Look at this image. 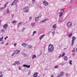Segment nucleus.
<instances>
[{
	"label": "nucleus",
	"mask_w": 77,
	"mask_h": 77,
	"mask_svg": "<svg viewBox=\"0 0 77 77\" xmlns=\"http://www.w3.org/2000/svg\"><path fill=\"white\" fill-rule=\"evenodd\" d=\"M36 33V31H34L33 32L32 36H34V35H35V33Z\"/></svg>",
	"instance_id": "18"
},
{
	"label": "nucleus",
	"mask_w": 77,
	"mask_h": 77,
	"mask_svg": "<svg viewBox=\"0 0 77 77\" xmlns=\"http://www.w3.org/2000/svg\"><path fill=\"white\" fill-rule=\"evenodd\" d=\"M4 9V7H1L0 8V9L1 10H2V9Z\"/></svg>",
	"instance_id": "39"
},
{
	"label": "nucleus",
	"mask_w": 77,
	"mask_h": 77,
	"mask_svg": "<svg viewBox=\"0 0 77 77\" xmlns=\"http://www.w3.org/2000/svg\"><path fill=\"white\" fill-rule=\"evenodd\" d=\"M38 72H35L33 75V77H38Z\"/></svg>",
	"instance_id": "10"
},
{
	"label": "nucleus",
	"mask_w": 77,
	"mask_h": 77,
	"mask_svg": "<svg viewBox=\"0 0 77 77\" xmlns=\"http://www.w3.org/2000/svg\"><path fill=\"white\" fill-rule=\"evenodd\" d=\"M66 76H68V74H66Z\"/></svg>",
	"instance_id": "50"
},
{
	"label": "nucleus",
	"mask_w": 77,
	"mask_h": 77,
	"mask_svg": "<svg viewBox=\"0 0 77 77\" xmlns=\"http://www.w3.org/2000/svg\"><path fill=\"white\" fill-rule=\"evenodd\" d=\"M63 73H64V72H60V73L59 74H61V75H63Z\"/></svg>",
	"instance_id": "23"
},
{
	"label": "nucleus",
	"mask_w": 77,
	"mask_h": 77,
	"mask_svg": "<svg viewBox=\"0 0 77 77\" xmlns=\"http://www.w3.org/2000/svg\"><path fill=\"white\" fill-rule=\"evenodd\" d=\"M45 36V35H43L41 36L40 38V39H42V38Z\"/></svg>",
	"instance_id": "16"
},
{
	"label": "nucleus",
	"mask_w": 77,
	"mask_h": 77,
	"mask_svg": "<svg viewBox=\"0 0 77 77\" xmlns=\"http://www.w3.org/2000/svg\"><path fill=\"white\" fill-rule=\"evenodd\" d=\"M8 2H7L4 5V8H6V6H7V5H8Z\"/></svg>",
	"instance_id": "15"
},
{
	"label": "nucleus",
	"mask_w": 77,
	"mask_h": 77,
	"mask_svg": "<svg viewBox=\"0 0 77 77\" xmlns=\"http://www.w3.org/2000/svg\"><path fill=\"white\" fill-rule=\"evenodd\" d=\"M0 77H2V75H1V76H0Z\"/></svg>",
	"instance_id": "57"
},
{
	"label": "nucleus",
	"mask_w": 77,
	"mask_h": 77,
	"mask_svg": "<svg viewBox=\"0 0 77 77\" xmlns=\"http://www.w3.org/2000/svg\"><path fill=\"white\" fill-rule=\"evenodd\" d=\"M4 43V42H2L1 43V44H3Z\"/></svg>",
	"instance_id": "45"
},
{
	"label": "nucleus",
	"mask_w": 77,
	"mask_h": 77,
	"mask_svg": "<svg viewBox=\"0 0 77 77\" xmlns=\"http://www.w3.org/2000/svg\"><path fill=\"white\" fill-rule=\"evenodd\" d=\"M72 22H69L67 23V26L68 27H71L72 26Z\"/></svg>",
	"instance_id": "4"
},
{
	"label": "nucleus",
	"mask_w": 77,
	"mask_h": 77,
	"mask_svg": "<svg viewBox=\"0 0 77 77\" xmlns=\"http://www.w3.org/2000/svg\"><path fill=\"white\" fill-rule=\"evenodd\" d=\"M34 25H35V23H32L31 24V26H34Z\"/></svg>",
	"instance_id": "36"
},
{
	"label": "nucleus",
	"mask_w": 77,
	"mask_h": 77,
	"mask_svg": "<svg viewBox=\"0 0 77 77\" xmlns=\"http://www.w3.org/2000/svg\"><path fill=\"white\" fill-rule=\"evenodd\" d=\"M14 47H15L17 45V43H15L14 44Z\"/></svg>",
	"instance_id": "41"
},
{
	"label": "nucleus",
	"mask_w": 77,
	"mask_h": 77,
	"mask_svg": "<svg viewBox=\"0 0 77 77\" xmlns=\"http://www.w3.org/2000/svg\"><path fill=\"white\" fill-rule=\"evenodd\" d=\"M21 23V22H20V23H19L18 24V26H20V24Z\"/></svg>",
	"instance_id": "43"
},
{
	"label": "nucleus",
	"mask_w": 77,
	"mask_h": 77,
	"mask_svg": "<svg viewBox=\"0 0 77 77\" xmlns=\"http://www.w3.org/2000/svg\"><path fill=\"white\" fill-rule=\"evenodd\" d=\"M12 17H14V15H12Z\"/></svg>",
	"instance_id": "54"
},
{
	"label": "nucleus",
	"mask_w": 77,
	"mask_h": 77,
	"mask_svg": "<svg viewBox=\"0 0 77 77\" xmlns=\"http://www.w3.org/2000/svg\"><path fill=\"white\" fill-rule=\"evenodd\" d=\"M2 20H0V24H1V23H2Z\"/></svg>",
	"instance_id": "46"
},
{
	"label": "nucleus",
	"mask_w": 77,
	"mask_h": 77,
	"mask_svg": "<svg viewBox=\"0 0 77 77\" xmlns=\"http://www.w3.org/2000/svg\"><path fill=\"white\" fill-rule=\"evenodd\" d=\"M29 48H32V46H29Z\"/></svg>",
	"instance_id": "33"
},
{
	"label": "nucleus",
	"mask_w": 77,
	"mask_h": 77,
	"mask_svg": "<svg viewBox=\"0 0 77 77\" xmlns=\"http://www.w3.org/2000/svg\"><path fill=\"white\" fill-rule=\"evenodd\" d=\"M72 34L71 33L69 35V37H70V36H72Z\"/></svg>",
	"instance_id": "28"
},
{
	"label": "nucleus",
	"mask_w": 77,
	"mask_h": 77,
	"mask_svg": "<svg viewBox=\"0 0 77 77\" xmlns=\"http://www.w3.org/2000/svg\"><path fill=\"white\" fill-rule=\"evenodd\" d=\"M14 2L16 4L18 2V0H15L14 1Z\"/></svg>",
	"instance_id": "24"
},
{
	"label": "nucleus",
	"mask_w": 77,
	"mask_h": 77,
	"mask_svg": "<svg viewBox=\"0 0 77 77\" xmlns=\"http://www.w3.org/2000/svg\"><path fill=\"white\" fill-rule=\"evenodd\" d=\"M8 24H5L3 26L4 29H6V28H7L8 27Z\"/></svg>",
	"instance_id": "7"
},
{
	"label": "nucleus",
	"mask_w": 77,
	"mask_h": 77,
	"mask_svg": "<svg viewBox=\"0 0 77 77\" xmlns=\"http://www.w3.org/2000/svg\"><path fill=\"white\" fill-rule=\"evenodd\" d=\"M52 33L53 34H54V32H52Z\"/></svg>",
	"instance_id": "51"
},
{
	"label": "nucleus",
	"mask_w": 77,
	"mask_h": 77,
	"mask_svg": "<svg viewBox=\"0 0 77 77\" xmlns=\"http://www.w3.org/2000/svg\"><path fill=\"white\" fill-rule=\"evenodd\" d=\"M57 67H58V66L57 65L56 66H55V68H57Z\"/></svg>",
	"instance_id": "38"
},
{
	"label": "nucleus",
	"mask_w": 77,
	"mask_h": 77,
	"mask_svg": "<svg viewBox=\"0 0 77 77\" xmlns=\"http://www.w3.org/2000/svg\"><path fill=\"white\" fill-rule=\"evenodd\" d=\"M30 65H29V66L27 65V67H28V68H30Z\"/></svg>",
	"instance_id": "40"
},
{
	"label": "nucleus",
	"mask_w": 77,
	"mask_h": 77,
	"mask_svg": "<svg viewBox=\"0 0 77 77\" xmlns=\"http://www.w3.org/2000/svg\"><path fill=\"white\" fill-rule=\"evenodd\" d=\"M75 49H74L72 51V52L73 53H74V52H75Z\"/></svg>",
	"instance_id": "27"
},
{
	"label": "nucleus",
	"mask_w": 77,
	"mask_h": 77,
	"mask_svg": "<svg viewBox=\"0 0 77 77\" xmlns=\"http://www.w3.org/2000/svg\"><path fill=\"white\" fill-rule=\"evenodd\" d=\"M40 17L39 16H38L37 17H36L35 18V21H38L39 20V18Z\"/></svg>",
	"instance_id": "12"
},
{
	"label": "nucleus",
	"mask_w": 77,
	"mask_h": 77,
	"mask_svg": "<svg viewBox=\"0 0 77 77\" xmlns=\"http://www.w3.org/2000/svg\"><path fill=\"white\" fill-rule=\"evenodd\" d=\"M6 37L7 38H8V36H7Z\"/></svg>",
	"instance_id": "56"
},
{
	"label": "nucleus",
	"mask_w": 77,
	"mask_h": 77,
	"mask_svg": "<svg viewBox=\"0 0 77 77\" xmlns=\"http://www.w3.org/2000/svg\"><path fill=\"white\" fill-rule=\"evenodd\" d=\"M62 75L59 74L57 75V76H58V77H61V76H62Z\"/></svg>",
	"instance_id": "25"
},
{
	"label": "nucleus",
	"mask_w": 77,
	"mask_h": 77,
	"mask_svg": "<svg viewBox=\"0 0 77 77\" xmlns=\"http://www.w3.org/2000/svg\"><path fill=\"white\" fill-rule=\"evenodd\" d=\"M29 20H32V17H29Z\"/></svg>",
	"instance_id": "47"
},
{
	"label": "nucleus",
	"mask_w": 77,
	"mask_h": 77,
	"mask_svg": "<svg viewBox=\"0 0 77 77\" xmlns=\"http://www.w3.org/2000/svg\"><path fill=\"white\" fill-rule=\"evenodd\" d=\"M19 69H20V67H19Z\"/></svg>",
	"instance_id": "53"
},
{
	"label": "nucleus",
	"mask_w": 77,
	"mask_h": 77,
	"mask_svg": "<svg viewBox=\"0 0 77 77\" xmlns=\"http://www.w3.org/2000/svg\"><path fill=\"white\" fill-rule=\"evenodd\" d=\"M5 40H6V38H5Z\"/></svg>",
	"instance_id": "55"
},
{
	"label": "nucleus",
	"mask_w": 77,
	"mask_h": 77,
	"mask_svg": "<svg viewBox=\"0 0 77 77\" xmlns=\"http://www.w3.org/2000/svg\"><path fill=\"white\" fill-rule=\"evenodd\" d=\"M43 4L45 6H47L48 5L49 3L46 1H44L43 2Z\"/></svg>",
	"instance_id": "2"
},
{
	"label": "nucleus",
	"mask_w": 77,
	"mask_h": 77,
	"mask_svg": "<svg viewBox=\"0 0 77 77\" xmlns=\"http://www.w3.org/2000/svg\"><path fill=\"white\" fill-rule=\"evenodd\" d=\"M16 64H20V62L17 61L16 62Z\"/></svg>",
	"instance_id": "30"
},
{
	"label": "nucleus",
	"mask_w": 77,
	"mask_h": 77,
	"mask_svg": "<svg viewBox=\"0 0 77 77\" xmlns=\"http://www.w3.org/2000/svg\"><path fill=\"white\" fill-rule=\"evenodd\" d=\"M16 21H15V20H13V21H12V23H13V24H14V23H16Z\"/></svg>",
	"instance_id": "31"
},
{
	"label": "nucleus",
	"mask_w": 77,
	"mask_h": 77,
	"mask_svg": "<svg viewBox=\"0 0 77 77\" xmlns=\"http://www.w3.org/2000/svg\"><path fill=\"white\" fill-rule=\"evenodd\" d=\"M54 77V75H51V77Z\"/></svg>",
	"instance_id": "44"
},
{
	"label": "nucleus",
	"mask_w": 77,
	"mask_h": 77,
	"mask_svg": "<svg viewBox=\"0 0 77 77\" xmlns=\"http://www.w3.org/2000/svg\"><path fill=\"white\" fill-rule=\"evenodd\" d=\"M16 65V64H15V63H14L13 64V65Z\"/></svg>",
	"instance_id": "49"
},
{
	"label": "nucleus",
	"mask_w": 77,
	"mask_h": 77,
	"mask_svg": "<svg viewBox=\"0 0 77 77\" xmlns=\"http://www.w3.org/2000/svg\"><path fill=\"white\" fill-rule=\"evenodd\" d=\"M19 52H20V51L18 50H16L14 51V53L16 54H18V53H19Z\"/></svg>",
	"instance_id": "8"
},
{
	"label": "nucleus",
	"mask_w": 77,
	"mask_h": 77,
	"mask_svg": "<svg viewBox=\"0 0 77 77\" xmlns=\"http://www.w3.org/2000/svg\"><path fill=\"white\" fill-rule=\"evenodd\" d=\"M64 59L65 60H68V57H67L66 56H64Z\"/></svg>",
	"instance_id": "13"
},
{
	"label": "nucleus",
	"mask_w": 77,
	"mask_h": 77,
	"mask_svg": "<svg viewBox=\"0 0 77 77\" xmlns=\"http://www.w3.org/2000/svg\"><path fill=\"white\" fill-rule=\"evenodd\" d=\"M1 32L2 33H5V31L4 30V29H2L1 30Z\"/></svg>",
	"instance_id": "22"
},
{
	"label": "nucleus",
	"mask_w": 77,
	"mask_h": 77,
	"mask_svg": "<svg viewBox=\"0 0 77 77\" xmlns=\"http://www.w3.org/2000/svg\"><path fill=\"white\" fill-rule=\"evenodd\" d=\"M48 20V19H45L44 20L42 21L41 22H42L43 23H45L46 21H47Z\"/></svg>",
	"instance_id": "14"
},
{
	"label": "nucleus",
	"mask_w": 77,
	"mask_h": 77,
	"mask_svg": "<svg viewBox=\"0 0 77 77\" xmlns=\"http://www.w3.org/2000/svg\"><path fill=\"white\" fill-rule=\"evenodd\" d=\"M64 11V10H61L60 11V17H62V15H63V12Z\"/></svg>",
	"instance_id": "6"
},
{
	"label": "nucleus",
	"mask_w": 77,
	"mask_h": 77,
	"mask_svg": "<svg viewBox=\"0 0 77 77\" xmlns=\"http://www.w3.org/2000/svg\"><path fill=\"white\" fill-rule=\"evenodd\" d=\"M32 3H35V0H32Z\"/></svg>",
	"instance_id": "26"
},
{
	"label": "nucleus",
	"mask_w": 77,
	"mask_h": 77,
	"mask_svg": "<svg viewBox=\"0 0 77 77\" xmlns=\"http://www.w3.org/2000/svg\"><path fill=\"white\" fill-rule=\"evenodd\" d=\"M7 13H9V9H8L7 11Z\"/></svg>",
	"instance_id": "32"
},
{
	"label": "nucleus",
	"mask_w": 77,
	"mask_h": 77,
	"mask_svg": "<svg viewBox=\"0 0 77 77\" xmlns=\"http://www.w3.org/2000/svg\"><path fill=\"white\" fill-rule=\"evenodd\" d=\"M57 27V26H56V24H54L52 26V27L54 29V30H55V29H56Z\"/></svg>",
	"instance_id": "11"
},
{
	"label": "nucleus",
	"mask_w": 77,
	"mask_h": 77,
	"mask_svg": "<svg viewBox=\"0 0 77 77\" xmlns=\"http://www.w3.org/2000/svg\"><path fill=\"white\" fill-rule=\"evenodd\" d=\"M41 16H42V15H40V17H41Z\"/></svg>",
	"instance_id": "61"
},
{
	"label": "nucleus",
	"mask_w": 77,
	"mask_h": 77,
	"mask_svg": "<svg viewBox=\"0 0 77 77\" xmlns=\"http://www.w3.org/2000/svg\"><path fill=\"white\" fill-rule=\"evenodd\" d=\"M69 63L70 65H72V60H70V61H69Z\"/></svg>",
	"instance_id": "21"
},
{
	"label": "nucleus",
	"mask_w": 77,
	"mask_h": 77,
	"mask_svg": "<svg viewBox=\"0 0 77 77\" xmlns=\"http://www.w3.org/2000/svg\"><path fill=\"white\" fill-rule=\"evenodd\" d=\"M3 37H2V38H0V41H3Z\"/></svg>",
	"instance_id": "20"
},
{
	"label": "nucleus",
	"mask_w": 77,
	"mask_h": 77,
	"mask_svg": "<svg viewBox=\"0 0 77 77\" xmlns=\"http://www.w3.org/2000/svg\"><path fill=\"white\" fill-rule=\"evenodd\" d=\"M22 54H24V52L22 53Z\"/></svg>",
	"instance_id": "59"
},
{
	"label": "nucleus",
	"mask_w": 77,
	"mask_h": 77,
	"mask_svg": "<svg viewBox=\"0 0 77 77\" xmlns=\"http://www.w3.org/2000/svg\"><path fill=\"white\" fill-rule=\"evenodd\" d=\"M53 50H54V47H53V45L51 44H49L48 47V51L51 53L53 52Z\"/></svg>",
	"instance_id": "1"
},
{
	"label": "nucleus",
	"mask_w": 77,
	"mask_h": 77,
	"mask_svg": "<svg viewBox=\"0 0 77 77\" xmlns=\"http://www.w3.org/2000/svg\"><path fill=\"white\" fill-rule=\"evenodd\" d=\"M22 45L24 46V47H26L27 45L26 43H23L22 44Z\"/></svg>",
	"instance_id": "9"
},
{
	"label": "nucleus",
	"mask_w": 77,
	"mask_h": 77,
	"mask_svg": "<svg viewBox=\"0 0 77 77\" xmlns=\"http://www.w3.org/2000/svg\"><path fill=\"white\" fill-rule=\"evenodd\" d=\"M62 56V55L61 54H60V55L59 57H58L59 58H60V57H61V56Z\"/></svg>",
	"instance_id": "42"
},
{
	"label": "nucleus",
	"mask_w": 77,
	"mask_h": 77,
	"mask_svg": "<svg viewBox=\"0 0 77 77\" xmlns=\"http://www.w3.org/2000/svg\"><path fill=\"white\" fill-rule=\"evenodd\" d=\"M24 55H25V56H26V54H24Z\"/></svg>",
	"instance_id": "60"
},
{
	"label": "nucleus",
	"mask_w": 77,
	"mask_h": 77,
	"mask_svg": "<svg viewBox=\"0 0 77 77\" xmlns=\"http://www.w3.org/2000/svg\"><path fill=\"white\" fill-rule=\"evenodd\" d=\"M36 57V56L34 54L33 55L32 59H34V58H35Z\"/></svg>",
	"instance_id": "17"
},
{
	"label": "nucleus",
	"mask_w": 77,
	"mask_h": 77,
	"mask_svg": "<svg viewBox=\"0 0 77 77\" xmlns=\"http://www.w3.org/2000/svg\"><path fill=\"white\" fill-rule=\"evenodd\" d=\"M65 53H63L62 55V57H63L64 56H65Z\"/></svg>",
	"instance_id": "34"
},
{
	"label": "nucleus",
	"mask_w": 77,
	"mask_h": 77,
	"mask_svg": "<svg viewBox=\"0 0 77 77\" xmlns=\"http://www.w3.org/2000/svg\"><path fill=\"white\" fill-rule=\"evenodd\" d=\"M28 74H30V72H29Z\"/></svg>",
	"instance_id": "58"
},
{
	"label": "nucleus",
	"mask_w": 77,
	"mask_h": 77,
	"mask_svg": "<svg viewBox=\"0 0 77 77\" xmlns=\"http://www.w3.org/2000/svg\"><path fill=\"white\" fill-rule=\"evenodd\" d=\"M75 55V54L74 53L73 54H72L73 56H74Z\"/></svg>",
	"instance_id": "52"
},
{
	"label": "nucleus",
	"mask_w": 77,
	"mask_h": 77,
	"mask_svg": "<svg viewBox=\"0 0 77 77\" xmlns=\"http://www.w3.org/2000/svg\"><path fill=\"white\" fill-rule=\"evenodd\" d=\"M28 9V6H27L24 8L23 9V10H26L24 11L25 12H29V9Z\"/></svg>",
	"instance_id": "5"
},
{
	"label": "nucleus",
	"mask_w": 77,
	"mask_h": 77,
	"mask_svg": "<svg viewBox=\"0 0 77 77\" xmlns=\"http://www.w3.org/2000/svg\"><path fill=\"white\" fill-rule=\"evenodd\" d=\"M15 55V53H13L11 55L12 56H14V55Z\"/></svg>",
	"instance_id": "37"
},
{
	"label": "nucleus",
	"mask_w": 77,
	"mask_h": 77,
	"mask_svg": "<svg viewBox=\"0 0 77 77\" xmlns=\"http://www.w3.org/2000/svg\"><path fill=\"white\" fill-rule=\"evenodd\" d=\"M75 40V36L72 37V40L71 46H73V44H74V42Z\"/></svg>",
	"instance_id": "3"
},
{
	"label": "nucleus",
	"mask_w": 77,
	"mask_h": 77,
	"mask_svg": "<svg viewBox=\"0 0 77 77\" xmlns=\"http://www.w3.org/2000/svg\"><path fill=\"white\" fill-rule=\"evenodd\" d=\"M6 45H8V43H6Z\"/></svg>",
	"instance_id": "48"
},
{
	"label": "nucleus",
	"mask_w": 77,
	"mask_h": 77,
	"mask_svg": "<svg viewBox=\"0 0 77 77\" xmlns=\"http://www.w3.org/2000/svg\"><path fill=\"white\" fill-rule=\"evenodd\" d=\"M16 4L14 2L11 4L12 6H13V5H15Z\"/></svg>",
	"instance_id": "19"
},
{
	"label": "nucleus",
	"mask_w": 77,
	"mask_h": 77,
	"mask_svg": "<svg viewBox=\"0 0 77 77\" xmlns=\"http://www.w3.org/2000/svg\"><path fill=\"white\" fill-rule=\"evenodd\" d=\"M23 66H24V67H27V65H23Z\"/></svg>",
	"instance_id": "29"
},
{
	"label": "nucleus",
	"mask_w": 77,
	"mask_h": 77,
	"mask_svg": "<svg viewBox=\"0 0 77 77\" xmlns=\"http://www.w3.org/2000/svg\"><path fill=\"white\" fill-rule=\"evenodd\" d=\"M24 30H25V28H23V29L22 32H24Z\"/></svg>",
	"instance_id": "35"
}]
</instances>
